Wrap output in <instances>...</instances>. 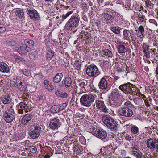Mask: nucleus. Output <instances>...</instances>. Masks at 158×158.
Segmentation results:
<instances>
[{"label": "nucleus", "instance_id": "1", "mask_svg": "<svg viewBox=\"0 0 158 158\" xmlns=\"http://www.w3.org/2000/svg\"><path fill=\"white\" fill-rule=\"evenodd\" d=\"M120 91L117 89L113 91L110 94L109 104L113 107H117L120 106L122 103V101L120 99Z\"/></svg>", "mask_w": 158, "mask_h": 158}, {"label": "nucleus", "instance_id": "2", "mask_svg": "<svg viewBox=\"0 0 158 158\" xmlns=\"http://www.w3.org/2000/svg\"><path fill=\"white\" fill-rule=\"evenodd\" d=\"M102 120L104 124L111 131H117L118 129L119 125L118 123L110 115H103Z\"/></svg>", "mask_w": 158, "mask_h": 158}, {"label": "nucleus", "instance_id": "3", "mask_svg": "<svg viewBox=\"0 0 158 158\" xmlns=\"http://www.w3.org/2000/svg\"><path fill=\"white\" fill-rule=\"evenodd\" d=\"M80 17L79 15H73L66 23L64 30L65 31H72L75 28L79 25Z\"/></svg>", "mask_w": 158, "mask_h": 158}, {"label": "nucleus", "instance_id": "4", "mask_svg": "<svg viewBox=\"0 0 158 158\" xmlns=\"http://www.w3.org/2000/svg\"><path fill=\"white\" fill-rule=\"evenodd\" d=\"M88 127L90 129L89 131L95 136L102 140L106 139L107 133L103 129L95 128V127L91 126H88Z\"/></svg>", "mask_w": 158, "mask_h": 158}, {"label": "nucleus", "instance_id": "5", "mask_svg": "<svg viewBox=\"0 0 158 158\" xmlns=\"http://www.w3.org/2000/svg\"><path fill=\"white\" fill-rule=\"evenodd\" d=\"M95 100V97L92 94H85L82 95L80 99V103L82 105L89 107Z\"/></svg>", "mask_w": 158, "mask_h": 158}, {"label": "nucleus", "instance_id": "6", "mask_svg": "<svg viewBox=\"0 0 158 158\" xmlns=\"http://www.w3.org/2000/svg\"><path fill=\"white\" fill-rule=\"evenodd\" d=\"M119 89L127 94H130L132 95L136 94L135 91L136 89L133 87L132 85L129 84H125L120 85L119 87Z\"/></svg>", "mask_w": 158, "mask_h": 158}, {"label": "nucleus", "instance_id": "7", "mask_svg": "<svg viewBox=\"0 0 158 158\" xmlns=\"http://www.w3.org/2000/svg\"><path fill=\"white\" fill-rule=\"evenodd\" d=\"M86 74L90 77L95 78L101 73L99 69L95 65H91L87 67L86 70Z\"/></svg>", "mask_w": 158, "mask_h": 158}, {"label": "nucleus", "instance_id": "8", "mask_svg": "<svg viewBox=\"0 0 158 158\" xmlns=\"http://www.w3.org/2000/svg\"><path fill=\"white\" fill-rule=\"evenodd\" d=\"M15 113L12 106L3 113L4 120L6 123H10L12 122L15 120Z\"/></svg>", "mask_w": 158, "mask_h": 158}, {"label": "nucleus", "instance_id": "9", "mask_svg": "<svg viewBox=\"0 0 158 158\" xmlns=\"http://www.w3.org/2000/svg\"><path fill=\"white\" fill-rule=\"evenodd\" d=\"M115 12H104L101 14L100 16L102 17V21L103 23L106 24H111L113 22L114 19V13Z\"/></svg>", "mask_w": 158, "mask_h": 158}, {"label": "nucleus", "instance_id": "10", "mask_svg": "<svg viewBox=\"0 0 158 158\" xmlns=\"http://www.w3.org/2000/svg\"><path fill=\"white\" fill-rule=\"evenodd\" d=\"M118 113L120 116L125 117H130L133 115L132 110L128 107H120L118 111Z\"/></svg>", "mask_w": 158, "mask_h": 158}, {"label": "nucleus", "instance_id": "11", "mask_svg": "<svg viewBox=\"0 0 158 158\" xmlns=\"http://www.w3.org/2000/svg\"><path fill=\"white\" fill-rule=\"evenodd\" d=\"M147 147L150 150L158 151V139L155 137L150 138L146 142Z\"/></svg>", "mask_w": 158, "mask_h": 158}, {"label": "nucleus", "instance_id": "12", "mask_svg": "<svg viewBox=\"0 0 158 158\" xmlns=\"http://www.w3.org/2000/svg\"><path fill=\"white\" fill-rule=\"evenodd\" d=\"M26 12L31 19L37 21L40 19V15L37 11L32 7H28L26 10Z\"/></svg>", "mask_w": 158, "mask_h": 158}, {"label": "nucleus", "instance_id": "13", "mask_svg": "<svg viewBox=\"0 0 158 158\" xmlns=\"http://www.w3.org/2000/svg\"><path fill=\"white\" fill-rule=\"evenodd\" d=\"M61 123V122L58 117H56L50 120L49 127L52 130H56L60 127Z\"/></svg>", "mask_w": 158, "mask_h": 158}, {"label": "nucleus", "instance_id": "14", "mask_svg": "<svg viewBox=\"0 0 158 158\" xmlns=\"http://www.w3.org/2000/svg\"><path fill=\"white\" fill-rule=\"evenodd\" d=\"M41 128L38 126L32 128L29 131L28 134L32 139H34L37 138L39 136L40 133Z\"/></svg>", "mask_w": 158, "mask_h": 158}, {"label": "nucleus", "instance_id": "15", "mask_svg": "<svg viewBox=\"0 0 158 158\" xmlns=\"http://www.w3.org/2000/svg\"><path fill=\"white\" fill-rule=\"evenodd\" d=\"M96 107L105 113H108L109 110L106 107L104 101L102 100H97L95 101Z\"/></svg>", "mask_w": 158, "mask_h": 158}, {"label": "nucleus", "instance_id": "16", "mask_svg": "<svg viewBox=\"0 0 158 158\" xmlns=\"http://www.w3.org/2000/svg\"><path fill=\"white\" fill-rule=\"evenodd\" d=\"M107 81L104 77L102 78L98 84L99 88L103 91L107 90Z\"/></svg>", "mask_w": 158, "mask_h": 158}, {"label": "nucleus", "instance_id": "17", "mask_svg": "<svg viewBox=\"0 0 158 158\" xmlns=\"http://www.w3.org/2000/svg\"><path fill=\"white\" fill-rule=\"evenodd\" d=\"M30 50L29 47L24 44L21 45L18 49V52L20 54H24Z\"/></svg>", "mask_w": 158, "mask_h": 158}, {"label": "nucleus", "instance_id": "18", "mask_svg": "<svg viewBox=\"0 0 158 158\" xmlns=\"http://www.w3.org/2000/svg\"><path fill=\"white\" fill-rule=\"evenodd\" d=\"M132 34L130 32V31L125 29L123 31V38L127 40H133L132 37Z\"/></svg>", "mask_w": 158, "mask_h": 158}, {"label": "nucleus", "instance_id": "19", "mask_svg": "<svg viewBox=\"0 0 158 158\" xmlns=\"http://www.w3.org/2000/svg\"><path fill=\"white\" fill-rule=\"evenodd\" d=\"M2 102L4 104L10 103L11 101V98L9 95H2L0 98Z\"/></svg>", "mask_w": 158, "mask_h": 158}, {"label": "nucleus", "instance_id": "20", "mask_svg": "<svg viewBox=\"0 0 158 158\" xmlns=\"http://www.w3.org/2000/svg\"><path fill=\"white\" fill-rule=\"evenodd\" d=\"M44 87L49 91H52L54 89V87L52 82L48 80H45L44 81Z\"/></svg>", "mask_w": 158, "mask_h": 158}, {"label": "nucleus", "instance_id": "21", "mask_svg": "<svg viewBox=\"0 0 158 158\" xmlns=\"http://www.w3.org/2000/svg\"><path fill=\"white\" fill-rule=\"evenodd\" d=\"M64 87L66 88H69L71 86L72 81L69 76L67 75L64 79Z\"/></svg>", "mask_w": 158, "mask_h": 158}, {"label": "nucleus", "instance_id": "22", "mask_svg": "<svg viewBox=\"0 0 158 158\" xmlns=\"http://www.w3.org/2000/svg\"><path fill=\"white\" fill-rule=\"evenodd\" d=\"M80 37L84 40H86L89 38L90 34L85 30H82L80 33Z\"/></svg>", "mask_w": 158, "mask_h": 158}, {"label": "nucleus", "instance_id": "23", "mask_svg": "<svg viewBox=\"0 0 158 158\" xmlns=\"http://www.w3.org/2000/svg\"><path fill=\"white\" fill-rule=\"evenodd\" d=\"M10 69L8 65L3 62H0V71L2 73H8Z\"/></svg>", "mask_w": 158, "mask_h": 158}, {"label": "nucleus", "instance_id": "24", "mask_svg": "<svg viewBox=\"0 0 158 158\" xmlns=\"http://www.w3.org/2000/svg\"><path fill=\"white\" fill-rule=\"evenodd\" d=\"M133 150L131 151V153L137 157V158H147L145 155L143 154L140 152H137L136 151L133 150H137L135 147L133 148Z\"/></svg>", "mask_w": 158, "mask_h": 158}, {"label": "nucleus", "instance_id": "25", "mask_svg": "<svg viewBox=\"0 0 158 158\" xmlns=\"http://www.w3.org/2000/svg\"><path fill=\"white\" fill-rule=\"evenodd\" d=\"M32 115L27 114H26L22 118V122L23 124H26L30 121L32 118Z\"/></svg>", "mask_w": 158, "mask_h": 158}, {"label": "nucleus", "instance_id": "26", "mask_svg": "<svg viewBox=\"0 0 158 158\" xmlns=\"http://www.w3.org/2000/svg\"><path fill=\"white\" fill-rule=\"evenodd\" d=\"M63 77V75L61 73H57L53 77V81L55 83H58L62 80Z\"/></svg>", "mask_w": 158, "mask_h": 158}, {"label": "nucleus", "instance_id": "27", "mask_svg": "<svg viewBox=\"0 0 158 158\" xmlns=\"http://www.w3.org/2000/svg\"><path fill=\"white\" fill-rule=\"evenodd\" d=\"M20 107L25 111V112H27L29 110V106L26 103L23 102H20L19 104Z\"/></svg>", "mask_w": 158, "mask_h": 158}, {"label": "nucleus", "instance_id": "28", "mask_svg": "<svg viewBox=\"0 0 158 158\" xmlns=\"http://www.w3.org/2000/svg\"><path fill=\"white\" fill-rule=\"evenodd\" d=\"M25 45L29 48L30 49L31 47H33L34 44L33 41L30 39H26L24 41Z\"/></svg>", "mask_w": 158, "mask_h": 158}, {"label": "nucleus", "instance_id": "29", "mask_svg": "<svg viewBox=\"0 0 158 158\" xmlns=\"http://www.w3.org/2000/svg\"><path fill=\"white\" fill-rule=\"evenodd\" d=\"M29 58L33 60H36L38 58V54L37 51H35L31 52L29 54Z\"/></svg>", "mask_w": 158, "mask_h": 158}, {"label": "nucleus", "instance_id": "30", "mask_svg": "<svg viewBox=\"0 0 158 158\" xmlns=\"http://www.w3.org/2000/svg\"><path fill=\"white\" fill-rule=\"evenodd\" d=\"M15 13L16 16L20 19L22 18L24 15L23 10L19 9H17Z\"/></svg>", "mask_w": 158, "mask_h": 158}, {"label": "nucleus", "instance_id": "31", "mask_svg": "<svg viewBox=\"0 0 158 158\" xmlns=\"http://www.w3.org/2000/svg\"><path fill=\"white\" fill-rule=\"evenodd\" d=\"M117 49L119 53H124L127 51V48L124 45L118 46Z\"/></svg>", "mask_w": 158, "mask_h": 158}, {"label": "nucleus", "instance_id": "32", "mask_svg": "<svg viewBox=\"0 0 158 158\" xmlns=\"http://www.w3.org/2000/svg\"><path fill=\"white\" fill-rule=\"evenodd\" d=\"M18 88L21 91H25L26 89V85L25 84L20 82V83L17 85Z\"/></svg>", "mask_w": 158, "mask_h": 158}, {"label": "nucleus", "instance_id": "33", "mask_svg": "<svg viewBox=\"0 0 158 158\" xmlns=\"http://www.w3.org/2000/svg\"><path fill=\"white\" fill-rule=\"evenodd\" d=\"M119 27L118 26H112L111 28L112 31L115 34H118L120 33V30Z\"/></svg>", "mask_w": 158, "mask_h": 158}, {"label": "nucleus", "instance_id": "34", "mask_svg": "<svg viewBox=\"0 0 158 158\" xmlns=\"http://www.w3.org/2000/svg\"><path fill=\"white\" fill-rule=\"evenodd\" d=\"M102 52L104 55L107 56L109 57L112 58L113 56L112 52L108 49L103 50Z\"/></svg>", "mask_w": 158, "mask_h": 158}, {"label": "nucleus", "instance_id": "35", "mask_svg": "<svg viewBox=\"0 0 158 158\" xmlns=\"http://www.w3.org/2000/svg\"><path fill=\"white\" fill-rule=\"evenodd\" d=\"M59 105H54L51 108V111L52 113H55L60 111V110Z\"/></svg>", "mask_w": 158, "mask_h": 158}, {"label": "nucleus", "instance_id": "36", "mask_svg": "<svg viewBox=\"0 0 158 158\" xmlns=\"http://www.w3.org/2000/svg\"><path fill=\"white\" fill-rule=\"evenodd\" d=\"M139 131V129L138 127L136 126L132 125L131 128V132L134 134H137Z\"/></svg>", "mask_w": 158, "mask_h": 158}, {"label": "nucleus", "instance_id": "37", "mask_svg": "<svg viewBox=\"0 0 158 158\" xmlns=\"http://www.w3.org/2000/svg\"><path fill=\"white\" fill-rule=\"evenodd\" d=\"M73 13V11H70L67 12V13L64 14L62 16V20L63 21L64 20L66 19L68 17H69Z\"/></svg>", "mask_w": 158, "mask_h": 158}, {"label": "nucleus", "instance_id": "38", "mask_svg": "<svg viewBox=\"0 0 158 158\" xmlns=\"http://www.w3.org/2000/svg\"><path fill=\"white\" fill-rule=\"evenodd\" d=\"M54 55V52L52 50H48L47 54V58L49 60L51 59Z\"/></svg>", "mask_w": 158, "mask_h": 158}, {"label": "nucleus", "instance_id": "39", "mask_svg": "<svg viewBox=\"0 0 158 158\" xmlns=\"http://www.w3.org/2000/svg\"><path fill=\"white\" fill-rule=\"evenodd\" d=\"M142 48L143 49V52H144L145 53H147V52H148V50L149 48V45H148L147 43H144L143 45Z\"/></svg>", "mask_w": 158, "mask_h": 158}, {"label": "nucleus", "instance_id": "40", "mask_svg": "<svg viewBox=\"0 0 158 158\" xmlns=\"http://www.w3.org/2000/svg\"><path fill=\"white\" fill-rule=\"evenodd\" d=\"M27 150L28 149L30 150L31 152L33 153H35L37 151V149L36 147L33 146H29V147L26 148Z\"/></svg>", "mask_w": 158, "mask_h": 158}, {"label": "nucleus", "instance_id": "41", "mask_svg": "<svg viewBox=\"0 0 158 158\" xmlns=\"http://www.w3.org/2000/svg\"><path fill=\"white\" fill-rule=\"evenodd\" d=\"M29 97V94L27 93L24 94L22 96V98L24 101H27Z\"/></svg>", "mask_w": 158, "mask_h": 158}, {"label": "nucleus", "instance_id": "42", "mask_svg": "<svg viewBox=\"0 0 158 158\" xmlns=\"http://www.w3.org/2000/svg\"><path fill=\"white\" fill-rule=\"evenodd\" d=\"M138 32L141 33V34L143 35L144 34V29L142 25H140L138 28Z\"/></svg>", "mask_w": 158, "mask_h": 158}, {"label": "nucleus", "instance_id": "43", "mask_svg": "<svg viewBox=\"0 0 158 158\" xmlns=\"http://www.w3.org/2000/svg\"><path fill=\"white\" fill-rule=\"evenodd\" d=\"M145 16L143 15H142L141 16L139 17L138 19V22L140 23L143 22L144 21H145V23L146 21H145Z\"/></svg>", "mask_w": 158, "mask_h": 158}, {"label": "nucleus", "instance_id": "44", "mask_svg": "<svg viewBox=\"0 0 158 158\" xmlns=\"http://www.w3.org/2000/svg\"><path fill=\"white\" fill-rule=\"evenodd\" d=\"M149 21L150 23L153 24L155 25V26L156 27L158 25V24H157V23L155 19H150L149 20Z\"/></svg>", "mask_w": 158, "mask_h": 158}, {"label": "nucleus", "instance_id": "45", "mask_svg": "<svg viewBox=\"0 0 158 158\" xmlns=\"http://www.w3.org/2000/svg\"><path fill=\"white\" fill-rule=\"evenodd\" d=\"M74 65L76 67V68L77 69L79 70L81 69V64L80 62H76L74 63Z\"/></svg>", "mask_w": 158, "mask_h": 158}, {"label": "nucleus", "instance_id": "46", "mask_svg": "<svg viewBox=\"0 0 158 158\" xmlns=\"http://www.w3.org/2000/svg\"><path fill=\"white\" fill-rule=\"evenodd\" d=\"M21 72H22L24 75L28 76L29 74V72L26 69L20 70Z\"/></svg>", "mask_w": 158, "mask_h": 158}, {"label": "nucleus", "instance_id": "47", "mask_svg": "<svg viewBox=\"0 0 158 158\" xmlns=\"http://www.w3.org/2000/svg\"><path fill=\"white\" fill-rule=\"evenodd\" d=\"M67 105V104L65 103H63L61 105H59L60 110H62L64 108H65Z\"/></svg>", "mask_w": 158, "mask_h": 158}, {"label": "nucleus", "instance_id": "48", "mask_svg": "<svg viewBox=\"0 0 158 158\" xmlns=\"http://www.w3.org/2000/svg\"><path fill=\"white\" fill-rule=\"evenodd\" d=\"M124 105L125 106L124 107L127 106V107H128L129 108H130L131 106H132V105L130 102L127 101L125 103Z\"/></svg>", "mask_w": 158, "mask_h": 158}, {"label": "nucleus", "instance_id": "49", "mask_svg": "<svg viewBox=\"0 0 158 158\" xmlns=\"http://www.w3.org/2000/svg\"><path fill=\"white\" fill-rule=\"evenodd\" d=\"M5 30V28L3 25L0 24V34L3 33Z\"/></svg>", "mask_w": 158, "mask_h": 158}, {"label": "nucleus", "instance_id": "50", "mask_svg": "<svg viewBox=\"0 0 158 158\" xmlns=\"http://www.w3.org/2000/svg\"><path fill=\"white\" fill-rule=\"evenodd\" d=\"M55 93L56 94L57 96L60 97H62V93L59 90H57L56 91Z\"/></svg>", "mask_w": 158, "mask_h": 158}, {"label": "nucleus", "instance_id": "51", "mask_svg": "<svg viewBox=\"0 0 158 158\" xmlns=\"http://www.w3.org/2000/svg\"><path fill=\"white\" fill-rule=\"evenodd\" d=\"M24 144L25 146L28 147H29V146H30V144H31L30 142L28 140H27L24 141Z\"/></svg>", "mask_w": 158, "mask_h": 158}, {"label": "nucleus", "instance_id": "52", "mask_svg": "<svg viewBox=\"0 0 158 158\" xmlns=\"http://www.w3.org/2000/svg\"><path fill=\"white\" fill-rule=\"evenodd\" d=\"M146 5L147 6H151L152 4V3L149 0H147L145 1Z\"/></svg>", "mask_w": 158, "mask_h": 158}, {"label": "nucleus", "instance_id": "53", "mask_svg": "<svg viewBox=\"0 0 158 158\" xmlns=\"http://www.w3.org/2000/svg\"><path fill=\"white\" fill-rule=\"evenodd\" d=\"M74 151L75 152H76L77 154H79L81 152V151L79 147H77L76 149L75 148V150Z\"/></svg>", "mask_w": 158, "mask_h": 158}, {"label": "nucleus", "instance_id": "54", "mask_svg": "<svg viewBox=\"0 0 158 158\" xmlns=\"http://www.w3.org/2000/svg\"><path fill=\"white\" fill-rule=\"evenodd\" d=\"M117 43L118 44V46L123 45V44H125L124 42L122 41H120L119 40H117Z\"/></svg>", "mask_w": 158, "mask_h": 158}, {"label": "nucleus", "instance_id": "55", "mask_svg": "<svg viewBox=\"0 0 158 158\" xmlns=\"http://www.w3.org/2000/svg\"><path fill=\"white\" fill-rule=\"evenodd\" d=\"M79 86L81 88H84L85 86V83L84 81H82L79 83Z\"/></svg>", "mask_w": 158, "mask_h": 158}, {"label": "nucleus", "instance_id": "56", "mask_svg": "<svg viewBox=\"0 0 158 158\" xmlns=\"http://www.w3.org/2000/svg\"><path fill=\"white\" fill-rule=\"evenodd\" d=\"M18 112L19 114H22L23 113V110L20 108L19 109H18Z\"/></svg>", "mask_w": 158, "mask_h": 158}, {"label": "nucleus", "instance_id": "57", "mask_svg": "<svg viewBox=\"0 0 158 158\" xmlns=\"http://www.w3.org/2000/svg\"><path fill=\"white\" fill-rule=\"evenodd\" d=\"M17 59H18L20 61H22L23 62H25V60L24 59L21 57H18Z\"/></svg>", "mask_w": 158, "mask_h": 158}, {"label": "nucleus", "instance_id": "58", "mask_svg": "<svg viewBox=\"0 0 158 158\" xmlns=\"http://www.w3.org/2000/svg\"><path fill=\"white\" fill-rule=\"evenodd\" d=\"M68 97V94L66 93H64L62 94V97L66 98Z\"/></svg>", "mask_w": 158, "mask_h": 158}, {"label": "nucleus", "instance_id": "59", "mask_svg": "<svg viewBox=\"0 0 158 158\" xmlns=\"http://www.w3.org/2000/svg\"><path fill=\"white\" fill-rule=\"evenodd\" d=\"M144 70L146 72H148L149 71V69L148 66H144Z\"/></svg>", "mask_w": 158, "mask_h": 158}, {"label": "nucleus", "instance_id": "60", "mask_svg": "<svg viewBox=\"0 0 158 158\" xmlns=\"http://www.w3.org/2000/svg\"><path fill=\"white\" fill-rule=\"evenodd\" d=\"M124 71V69L123 68V66H121V68L120 69H119L118 70V71L119 72H121V71Z\"/></svg>", "mask_w": 158, "mask_h": 158}, {"label": "nucleus", "instance_id": "61", "mask_svg": "<svg viewBox=\"0 0 158 158\" xmlns=\"http://www.w3.org/2000/svg\"><path fill=\"white\" fill-rule=\"evenodd\" d=\"M72 88L73 89L74 91H76L77 90V86L76 85L73 86L72 87Z\"/></svg>", "mask_w": 158, "mask_h": 158}, {"label": "nucleus", "instance_id": "62", "mask_svg": "<svg viewBox=\"0 0 158 158\" xmlns=\"http://www.w3.org/2000/svg\"><path fill=\"white\" fill-rule=\"evenodd\" d=\"M78 147V146H77V145H74L73 146V150L74 151L75 150V148L76 149V148H77V147Z\"/></svg>", "mask_w": 158, "mask_h": 158}, {"label": "nucleus", "instance_id": "63", "mask_svg": "<svg viewBox=\"0 0 158 158\" xmlns=\"http://www.w3.org/2000/svg\"><path fill=\"white\" fill-rule=\"evenodd\" d=\"M50 156L48 154L45 155L44 157V158H50Z\"/></svg>", "mask_w": 158, "mask_h": 158}, {"label": "nucleus", "instance_id": "64", "mask_svg": "<svg viewBox=\"0 0 158 158\" xmlns=\"http://www.w3.org/2000/svg\"><path fill=\"white\" fill-rule=\"evenodd\" d=\"M156 74L158 75V67L156 68Z\"/></svg>", "mask_w": 158, "mask_h": 158}]
</instances>
